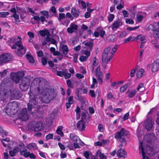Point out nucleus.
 Wrapping results in <instances>:
<instances>
[{
  "instance_id": "1",
  "label": "nucleus",
  "mask_w": 159,
  "mask_h": 159,
  "mask_svg": "<svg viewBox=\"0 0 159 159\" xmlns=\"http://www.w3.org/2000/svg\"><path fill=\"white\" fill-rule=\"evenodd\" d=\"M129 132L124 128H122L120 131L116 133L115 136V138L117 140H119L121 143L119 145L120 148L117 152V156L118 157L125 158L127 155L126 152L124 149H121L123 146H125L127 143L125 139L129 137Z\"/></svg>"
},
{
  "instance_id": "2",
  "label": "nucleus",
  "mask_w": 159,
  "mask_h": 159,
  "mask_svg": "<svg viewBox=\"0 0 159 159\" xmlns=\"http://www.w3.org/2000/svg\"><path fill=\"white\" fill-rule=\"evenodd\" d=\"M42 89L39 93L43 95L42 100L43 102L48 103L57 96L56 93L53 90L47 88Z\"/></svg>"
},
{
  "instance_id": "3",
  "label": "nucleus",
  "mask_w": 159,
  "mask_h": 159,
  "mask_svg": "<svg viewBox=\"0 0 159 159\" xmlns=\"http://www.w3.org/2000/svg\"><path fill=\"white\" fill-rule=\"evenodd\" d=\"M111 48L110 46L108 47L105 48L102 54V66L105 69H106L107 65L108 62L110 61L113 56L112 55H110V51Z\"/></svg>"
},
{
  "instance_id": "4",
  "label": "nucleus",
  "mask_w": 159,
  "mask_h": 159,
  "mask_svg": "<svg viewBox=\"0 0 159 159\" xmlns=\"http://www.w3.org/2000/svg\"><path fill=\"white\" fill-rule=\"evenodd\" d=\"M147 147L146 148V150H145V149L143 148V146L142 142L140 143L139 148V152L142 153L143 157V159H146V153L148 154H150V152L149 151H151L152 149L150 148L149 143H151V140L150 139L148 140H147Z\"/></svg>"
},
{
  "instance_id": "5",
  "label": "nucleus",
  "mask_w": 159,
  "mask_h": 159,
  "mask_svg": "<svg viewBox=\"0 0 159 159\" xmlns=\"http://www.w3.org/2000/svg\"><path fill=\"white\" fill-rule=\"evenodd\" d=\"M42 82L39 78H35L33 80L31 84L30 87V90H33L34 89H37L38 93H40L41 91L42 90V88L43 87H41L40 84H41Z\"/></svg>"
},
{
  "instance_id": "6",
  "label": "nucleus",
  "mask_w": 159,
  "mask_h": 159,
  "mask_svg": "<svg viewBox=\"0 0 159 159\" xmlns=\"http://www.w3.org/2000/svg\"><path fill=\"white\" fill-rule=\"evenodd\" d=\"M16 111L12 103H9L7 105L5 108L3 110V112L9 116H11L15 114Z\"/></svg>"
},
{
  "instance_id": "7",
  "label": "nucleus",
  "mask_w": 159,
  "mask_h": 159,
  "mask_svg": "<svg viewBox=\"0 0 159 159\" xmlns=\"http://www.w3.org/2000/svg\"><path fill=\"white\" fill-rule=\"evenodd\" d=\"M15 44L18 47L16 52L19 56H21L25 54L26 52V48L24 47L21 44V40L15 42Z\"/></svg>"
},
{
  "instance_id": "8",
  "label": "nucleus",
  "mask_w": 159,
  "mask_h": 159,
  "mask_svg": "<svg viewBox=\"0 0 159 159\" xmlns=\"http://www.w3.org/2000/svg\"><path fill=\"white\" fill-rule=\"evenodd\" d=\"M30 80L26 78H24L21 80V83L20 84V89L23 91H25L29 88L30 85Z\"/></svg>"
},
{
  "instance_id": "9",
  "label": "nucleus",
  "mask_w": 159,
  "mask_h": 159,
  "mask_svg": "<svg viewBox=\"0 0 159 159\" xmlns=\"http://www.w3.org/2000/svg\"><path fill=\"white\" fill-rule=\"evenodd\" d=\"M13 58V56L8 53L3 54L0 56V62L5 63L11 61Z\"/></svg>"
},
{
  "instance_id": "10",
  "label": "nucleus",
  "mask_w": 159,
  "mask_h": 159,
  "mask_svg": "<svg viewBox=\"0 0 159 159\" xmlns=\"http://www.w3.org/2000/svg\"><path fill=\"white\" fill-rule=\"evenodd\" d=\"M30 94L29 96L30 99L29 102L27 104V109L28 110L30 111H31L32 108H34V106L38 104V102L36 100V98L35 96H34V97H33V96L31 95L30 93Z\"/></svg>"
},
{
  "instance_id": "11",
  "label": "nucleus",
  "mask_w": 159,
  "mask_h": 159,
  "mask_svg": "<svg viewBox=\"0 0 159 159\" xmlns=\"http://www.w3.org/2000/svg\"><path fill=\"white\" fill-rule=\"evenodd\" d=\"M24 75V73L22 71L16 73H11V79L16 83L19 82L21 78Z\"/></svg>"
},
{
  "instance_id": "12",
  "label": "nucleus",
  "mask_w": 159,
  "mask_h": 159,
  "mask_svg": "<svg viewBox=\"0 0 159 159\" xmlns=\"http://www.w3.org/2000/svg\"><path fill=\"white\" fill-rule=\"evenodd\" d=\"M154 124V121L151 118L149 117L145 120L143 123L144 127L147 130H150Z\"/></svg>"
},
{
  "instance_id": "13",
  "label": "nucleus",
  "mask_w": 159,
  "mask_h": 159,
  "mask_svg": "<svg viewBox=\"0 0 159 159\" xmlns=\"http://www.w3.org/2000/svg\"><path fill=\"white\" fill-rule=\"evenodd\" d=\"M10 93L11 97L14 99H18L21 97V93L18 90L16 89L10 90Z\"/></svg>"
},
{
  "instance_id": "14",
  "label": "nucleus",
  "mask_w": 159,
  "mask_h": 159,
  "mask_svg": "<svg viewBox=\"0 0 159 159\" xmlns=\"http://www.w3.org/2000/svg\"><path fill=\"white\" fill-rule=\"evenodd\" d=\"M19 114V117L23 120H26L28 119L27 111L26 108H23Z\"/></svg>"
},
{
  "instance_id": "15",
  "label": "nucleus",
  "mask_w": 159,
  "mask_h": 159,
  "mask_svg": "<svg viewBox=\"0 0 159 159\" xmlns=\"http://www.w3.org/2000/svg\"><path fill=\"white\" fill-rule=\"evenodd\" d=\"M43 129V123L41 121H39L33 125L32 129L34 131L38 132L41 130Z\"/></svg>"
},
{
  "instance_id": "16",
  "label": "nucleus",
  "mask_w": 159,
  "mask_h": 159,
  "mask_svg": "<svg viewBox=\"0 0 159 159\" xmlns=\"http://www.w3.org/2000/svg\"><path fill=\"white\" fill-rule=\"evenodd\" d=\"M85 122L82 120L79 121L76 124L78 129L80 131H84L85 128Z\"/></svg>"
},
{
  "instance_id": "17",
  "label": "nucleus",
  "mask_w": 159,
  "mask_h": 159,
  "mask_svg": "<svg viewBox=\"0 0 159 159\" xmlns=\"http://www.w3.org/2000/svg\"><path fill=\"white\" fill-rule=\"evenodd\" d=\"M78 29L77 25L72 23L70 24V27L67 28V31L69 33L71 34L74 32L75 30H77Z\"/></svg>"
},
{
  "instance_id": "18",
  "label": "nucleus",
  "mask_w": 159,
  "mask_h": 159,
  "mask_svg": "<svg viewBox=\"0 0 159 159\" xmlns=\"http://www.w3.org/2000/svg\"><path fill=\"white\" fill-rule=\"evenodd\" d=\"M153 34L154 35L155 39L152 40L151 42L154 44L157 43L159 39V31L156 30H153Z\"/></svg>"
},
{
  "instance_id": "19",
  "label": "nucleus",
  "mask_w": 159,
  "mask_h": 159,
  "mask_svg": "<svg viewBox=\"0 0 159 159\" xmlns=\"http://www.w3.org/2000/svg\"><path fill=\"white\" fill-rule=\"evenodd\" d=\"M122 25V21L118 20L115 21L112 24V29L113 30H116Z\"/></svg>"
},
{
  "instance_id": "20",
  "label": "nucleus",
  "mask_w": 159,
  "mask_h": 159,
  "mask_svg": "<svg viewBox=\"0 0 159 159\" xmlns=\"http://www.w3.org/2000/svg\"><path fill=\"white\" fill-rule=\"evenodd\" d=\"M18 39H21V38L19 36H18V38H16V37H13L11 38H10L7 41V43L9 46H11L12 44L15 43L16 42V40Z\"/></svg>"
},
{
  "instance_id": "21",
  "label": "nucleus",
  "mask_w": 159,
  "mask_h": 159,
  "mask_svg": "<svg viewBox=\"0 0 159 159\" xmlns=\"http://www.w3.org/2000/svg\"><path fill=\"white\" fill-rule=\"evenodd\" d=\"M26 148L30 150H36L38 149V147L35 143H32L28 144L26 146Z\"/></svg>"
},
{
  "instance_id": "22",
  "label": "nucleus",
  "mask_w": 159,
  "mask_h": 159,
  "mask_svg": "<svg viewBox=\"0 0 159 159\" xmlns=\"http://www.w3.org/2000/svg\"><path fill=\"white\" fill-rule=\"evenodd\" d=\"M95 74L96 75L97 77V78L103 77V74L101 72V68L99 66H98L96 69Z\"/></svg>"
},
{
  "instance_id": "23",
  "label": "nucleus",
  "mask_w": 159,
  "mask_h": 159,
  "mask_svg": "<svg viewBox=\"0 0 159 159\" xmlns=\"http://www.w3.org/2000/svg\"><path fill=\"white\" fill-rule=\"evenodd\" d=\"M140 40L141 41V44L143 43H145L146 41L145 39V36L142 34H139L135 38V40Z\"/></svg>"
},
{
  "instance_id": "24",
  "label": "nucleus",
  "mask_w": 159,
  "mask_h": 159,
  "mask_svg": "<svg viewBox=\"0 0 159 159\" xmlns=\"http://www.w3.org/2000/svg\"><path fill=\"white\" fill-rule=\"evenodd\" d=\"M19 151V147H15L12 150L9 151V154L11 156L14 157L16 155V153Z\"/></svg>"
},
{
  "instance_id": "25",
  "label": "nucleus",
  "mask_w": 159,
  "mask_h": 159,
  "mask_svg": "<svg viewBox=\"0 0 159 159\" xmlns=\"http://www.w3.org/2000/svg\"><path fill=\"white\" fill-rule=\"evenodd\" d=\"M39 33L40 36L43 37H45L46 36H48L50 35V33L48 30H42L39 31Z\"/></svg>"
},
{
  "instance_id": "26",
  "label": "nucleus",
  "mask_w": 159,
  "mask_h": 159,
  "mask_svg": "<svg viewBox=\"0 0 159 159\" xmlns=\"http://www.w3.org/2000/svg\"><path fill=\"white\" fill-rule=\"evenodd\" d=\"M60 51L62 52L63 54L66 55L67 54L68 52V49L66 45H63L60 49Z\"/></svg>"
},
{
  "instance_id": "27",
  "label": "nucleus",
  "mask_w": 159,
  "mask_h": 159,
  "mask_svg": "<svg viewBox=\"0 0 159 159\" xmlns=\"http://www.w3.org/2000/svg\"><path fill=\"white\" fill-rule=\"evenodd\" d=\"M71 12L72 14L75 17L77 18L79 15L80 12L79 11L76 10L75 7L72 8Z\"/></svg>"
},
{
  "instance_id": "28",
  "label": "nucleus",
  "mask_w": 159,
  "mask_h": 159,
  "mask_svg": "<svg viewBox=\"0 0 159 159\" xmlns=\"http://www.w3.org/2000/svg\"><path fill=\"white\" fill-rule=\"evenodd\" d=\"M130 82L124 85L120 88V91L121 92H124L126 89L127 88L129 87L130 85Z\"/></svg>"
},
{
  "instance_id": "29",
  "label": "nucleus",
  "mask_w": 159,
  "mask_h": 159,
  "mask_svg": "<svg viewBox=\"0 0 159 159\" xmlns=\"http://www.w3.org/2000/svg\"><path fill=\"white\" fill-rule=\"evenodd\" d=\"M9 92L7 93L3 88H0V97L3 98L4 96H6L7 94H9Z\"/></svg>"
},
{
  "instance_id": "30",
  "label": "nucleus",
  "mask_w": 159,
  "mask_h": 159,
  "mask_svg": "<svg viewBox=\"0 0 159 159\" xmlns=\"http://www.w3.org/2000/svg\"><path fill=\"white\" fill-rule=\"evenodd\" d=\"M127 34L126 32L123 31L120 32L119 35L117 36L119 39H121L122 38H125L127 35Z\"/></svg>"
},
{
  "instance_id": "31",
  "label": "nucleus",
  "mask_w": 159,
  "mask_h": 159,
  "mask_svg": "<svg viewBox=\"0 0 159 159\" xmlns=\"http://www.w3.org/2000/svg\"><path fill=\"white\" fill-rule=\"evenodd\" d=\"M144 70L143 69H140L137 72L136 75L138 78H141L144 75Z\"/></svg>"
},
{
  "instance_id": "32",
  "label": "nucleus",
  "mask_w": 159,
  "mask_h": 159,
  "mask_svg": "<svg viewBox=\"0 0 159 159\" xmlns=\"http://www.w3.org/2000/svg\"><path fill=\"white\" fill-rule=\"evenodd\" d=\"M70 138L72 141L75 142H77L78 139H79V137L76 136L75 135L73 134H70Z\"/></svg>"
},
{
  "instance_id": "33",
  "label": "nucleus",
  "mask_w": 159,
  "mask_h": 159,
  "mask_svg": "<svg viewBox=\"0 0 159 159\" xmlns=\"http://www.w3.org/2000/svg\"><path fill=\"white\" fill-rule=\"evenodd\" d=\"M93 44V43L91 42H89L85 43V45L89 47L88 49L90 51H91L92 50Z\"/></svg>"
},
{
  "instance_id": "34",
  "label": "nucleus",
  "mask_w": 159,
  "mask_h": 159,
  "mask_svg": "<svg viewBox=\"0 0 159 159\" xmlns=\"http://www.w3.org/2000/svg\"><path fill=\"white\" fill-rule=\"evenodd\" d=\"M116 36L114 34H111L107 37V40L109 42H112L115 40Z\"/></svg>"
},
{
  "instance_id": "35",
  "label": "nucleus",
  "mask_w": 159,
  "mask_h": 159,
  "mask_svg": "<svg viewBox=\"0 0 159 159\" xmlns=\"http://www.w3.org/2000/svg\"><path fill=\"white\" fill-rule=\"evenodd\" d=\"M135 40V38L134 37H132V36H130L129 38L125 39L124 40V42L125 43H127L129 42V41H133Z\"/></svg>"
},
{
  "instance_id": "36",
  "label": "nucleus",
  "mask_w": 159,
  "mask_h": 159,
  "mask_svg": "<svg viewBox=\"0 0 159 159\" xmlns=\"http://www.w3.org/2000/svg\"><path fill=\"white\" fill-rule=\"evenodd\" d=\"M119 46L118 44H116L112 49V51L110 52V54L112 55H113L116 52V50L118 48Z\"/></svg>"
},
{
  "instance_id": "37",
  "label": "nucleus",
  "mask_w": 159,
  "mask_h": 159,
  "mask_svg": "<svg viewBox=\"0 0 159 159\" xmlns=\"http://www.w3.org/2000/svg\"><path fill=\"white\" fill-rule=\"evenodd\" d=\"M26 57L27 58L30 63H33L34 62V61L32 56L30 55L27 54L26 55Z\"/></svg>"
},
{
  "instance_id": "38",
  "label": "nucleus",
  "mask_w": 159,
  "mask_h": 159,
  "mask_svg": "<svg viewBox=\"0 0 159 159\" xmlns=\"http://www.w3.org/2000/svg\"><path fill=\"white\" fill-rule=\"evenodd\" d=\"M76 99L82 102L84 101V98L81 95V94L76 95L75 97Z\"/></svg>"
},
{
  "instance_id": "39",
  "label": "nucleus",
  "mask_w": 159,
  "mask_h": 159,
  "mask_svg": "<svg viewBox=\"0 0 159 159\" xmlns=\"http://www.w3.org/2000/svg\"><path fill=\"white\" fill-rule=\"evenodd\" d=\"M137 89L140 92L143 91L144 89V84H139L137 88Z\"/></svg>"
},
{
  "instance_id": "40",
  "label": "nucleus",
  "mask_w": 159,
  "mask_h": 159,
  "mask_svg": "<svg viewBox=\"0 0 159 159\" xmlns=\"http://www.w3.org/2000/svg\"><path fill=\"white\" fill-rule=\"evenodd\" d=\"M88 114V113L86 111H84V112H82L81 120L85 119L87 116V115Z\"/></svg>"
},
{
  "instance_id": "41",
  "label": "nucleus",
  "mask_w": 159,
  "mask_h": 159,
  "mask_svg": "<svg viewBox=\"0 0 159 159\" xmlns=\"http://www.w3.org/2000/svg\"><path fill=\"white\" fill-rule=\"evenodd\" d=\"M9 13L8 12H0V15L1 17L3 18H5L6 17V16L9 15Z\"/></svg>"
},
{
  "instance_id": "42",
  "label": "nucleus",
  "mask_w": 159,
  "mask_h": 159,
  "mask_svg": "<svg viewBox=\"0 0 159 159\" xmlns=\"http://www.w3.org/2000/svg\"><path fill=\"white\" fill-rule=\"evenodd\" d=\"M108 20L109 22H111L113 21L114 18V15L113 14H109L107 17Z\"/></svg>"
},
{
  "instance_id": "43",
  "label": "nucleus",
  "mask_w": 159,
  "mask_h": 159,
  "mask_svg": "<svg viewBox=\"0 0 159 159\" xmlns=\"http://www.w3.org/2000/svg\"><path fill=\"white\" fill-rule=\"evenodd\" d=\"M66 17L65 15L63 13H60L59 14V17H58V19L59 20L65 18Z\"/></svg>"
},
{
  "instance_id": "44",
  "label": "nucleus",
  "mask_w": 159,
  "mask_h": 159,
  "mask_svg": "<svg viewBox=\"0 0 159 159\" xmlns=\"http://www.w3.org/2000/svg\"><path fill=\"white\" fill-rule=\"evenodd\" d=\"M136 92L135 91V90H133L131 92L129 93V94L128 96L129 98H133L134 97L135 95V94Z\"/></svg>"
},
{
  "instance_id": "45",
  "label": "nucleus",
  "mask_w": 159,
  "mask_h": 159,
  "mask_svg": "<svg viewBox=\"0 0 159 159\" xmlns=\"http://www.w3.org/2000/svg\"><path fill=\"white\" fill-rule=\"evenodd\" d=\"M65 73V71H57V75L61 77H62L64 75Z\"/></svg>"
},
{
  "instance_id": "46",
  "label": "nucleus",
  "mask_w": 159,
  "mask_h": 159,
  "mask_svg": "<svg viewBox=\"0 0 159 159\" xmlns=\"http://www.w3.org/2000/svg\"><path fill=\"white\" fill-rule=\"evenodd\" d=\"M78 2L81 5V6L83 7V8H85L86 7V3L85 2L79 0Z\"/></svg>"
},
{
  "instance_id": "47",
  "label": "nucleus",
  "mask_w": 159,
  "mask_h": 159,
  "mask_svg": "<svg viewBox=\"0 0 159 159\" xmlns=\"http://www.w3.org/2000/svg\"><path fill=\"white\" fill-rule=\"evenodd\" d=\"M98 63V61L96 57H94L93 61V65L94 66H97Z\"/></svg>"
},
{
  "instance_id": "48",
  "label": "nucleus",
  "mask_w": 159,
  "mask_h": 159,
  "mask_svg": "<svg viewBox=\"0 0 159 159\" xmlns=\"http://www.w3.org/2000/svg\"><path fill=\"white\" fill-rule=\"evenodd\" d=\"M41 13L43 15L46 16L47 18H48V12L46 11H43L41 12Z\"/></svg>"
},
{
  "instance_id": "49",
  "label": "nucleus",
  "mask_w": 159,
  "mask_h": 159,
  "mask_svg": "<svg viewBox=\"0 0 159 159\" xmlns=\"http://www.w3.org/2000/svg\"><path fill=\"white\" fill-rule=\"evenodd\" d=\"M88 57H86L84 56H81L80 58V61L82 62L86 61L88 59Z\"/></svg>"
},
{
  "instance_id": "50",
  "label": "nucleus",
  "mask_w": 159,
  "mask_h": 159,
  "mask_svg": "<svg viewBox=\"0 0 159 159\" xmlns=\"http://www.w3.org/2000/svg\"><path fill=\"white\" fill-rule=\"evenodd\" d=\"M18 147L19 148V151H20L22 149H24L25 148L24 144L22 143H20Z\"/></svg>"
},
{
  "instance_id": "51",
  "label": "nucleus",
  "mask_w": 159,
  "mask_h": 159,
  "mask_svg": "<svg viewBox=\"0 0 159 159\" xmlns=\"http://www.w3.org/2000/svg\"><path fill=\"white\" fill-rule=\"evenodd\" d=\"M143 18V16L142 15H137V18L139 22H140Z\"/></svg>"
},
{
  "instance_id": "52",
  "label": "nucleus",
  "mask_w": 159,
  "mask_h": 159,
  "mask_svg": "<svg viewBox=\"0 0 159 159\" xmlns=\"http://www.w3.org/2000/svg\"><path fill=\"white\" fill-rule=\"evenodd\" d=\"M66 83L68 86L69 87H71V88H73V87L72 86V82L70 80H66Z\"/></svg>"
},
{
  "instance_id": "53",
  "label": "nucleus",
  "mask_w": 159,
  "mask_h": 159,
  "mask_svg": "<svg viewBox=\"0 0 159 159\" xmlns=\"http://www.w3.org/2000/svg\"><path fill=\"white\" fill-rule=\"evenodd\" d=\"M126 22L129 24H133L134 23V21L131 19H127L126 20Z\"/></svg>"
},
{
  "instance_id": "54",
  "label": "nucleus",
  "mask_w": 159,
  "mask_h": 159,
  "mask_svg": "<svg viewBox=\"0 0 159 159\" xmlns=\"http://www.w3.org/2000/svg\"><path fill=\"white\" fill-rule=\"evenodd\" d=\"M66 16L67 18H70L71 20H73L74 19L73 16L69 12H68L66 14Z\"/></svg>"
},
{
  "instance_id": "55",
  "label": "nucleus",
  "mask_w": 159,
  "mask_h": 159,
  "mask_svg": "<svg viewBox=\"0 0 159 159\" xmlns=\"http://www.w3.org/2000/svg\"><path fill=\"white\" fill-rule=\"evenodd\" d=\"M82 89L80 88H77L76 89V95L81 94Z\"/></svg>"
},
{
  "instance_id": "56",
  "label": "nucleus",
  "mask_w": 159,
  "mask_h": 159,
  "mask_svg": "<svg viewBox=\"0 0 159 159\" xmlns=\"http://www.w3.org/2000/svg\"><path fill=\"white\" fill-rule=\"evenodd\" d=\"M139 26H135L134 27H128L126 28V29L130 31H132L136 30L139 28Z\"/></svg>"
},
{
  "instance_id": "57",
  "label": "nucleus",
  "mask_w": 159,
  "mask_h": 159,
  "mask_svg": "<svg viewBox=\"0 0 159 159\" xmlns=\"http://www.w3.org/2000/svg\"><path fill=\"white\" fill-rule=\"evenodd\" d=\"M53 134H49L46 136V139L47 140H49L53 139Z\"/></svg>"
},
{
  "instance_id": "58",
  "label": "nucleus",
  "mask_w": 159,
  "mask_h": 159,
  "mask_svg": "<svg viewBox=\"0 0 159 159\" xmlns=\"http://www.w3.org/2000/svg\"><path fill=\"white\" fill-rule=\"evenodd\" d=\"M73 97L72 96L70 97L68 100V102L70 103V104H73Z\"/></svg>"
},
{
  "instance_id": "59",
  "label": "nucleus",
  "mask_w": 159,
  "mask_h": 159,
  "mask_svg": "<svg viewBox=\"0 0 159 159\" xmlns=\"http://www.w3.org/2000/svg\"><path fill=\"white\" fill-rule=\"evenodd\" d=\"M84 156L87 159H89V152L88 151H85L84 153Z\"/></svg>"
},
{
  "instance_id": "60",
  "label": "nucleus",
  "mask_w": 159,
  "mask_h": 159,
  "mask_svg": "<svg viewBox=\"0 0 159 159\" xmlns=\"http://www.w3.org/2000/svg\"><path fill=\"white\" fill-rule=\"evenodd\" d=\"M90 51L88 50H84L83 52V53L86 55V57H88L90 55Z\"/></svg>"
},
{
  "instance_id": "61",
  "label": "nucleus",
  "mask_w": 159,
  "mask_h": 159,
  "mask_svg": "<svg viewBox=\"0 0 159 159\" xmlns=\"http://www.w3.org/2000/svg\"><path fill=\"white\" fill-rule=\"evenodd\" d=\"M60 156L61 158H65L66 157V154L64 152H62L61 153Z\"/></svg>"
},
{
  "instance_id": "62",
  "label": "nucleus",
  "mask_w": 159,
  "mask_h": 159,
  "mask_svg": "<svg viewBox=\"0 0 159 159\" xmlns=\"http://www.w3.org/2000/svg\"><path fill=\"white\" fill-rule=\"evenodd\" d=\"M89 94L92 97H94L95 96L94 91L93 90H90L89 92Z\"/></svg>"
},
{
  "instance_id": "63",
  "label": "nucleus",
  "mask_w": 159,
  "mask_h": 159,
  "mask_svg": "<svg viewBox=\"0 0 159 159\" xmlns=\"http://www.w3.org/2000/svg\"><path fill=\"white\" fill-rule=\"evenodd\" d=\"M27 34L29 36L30 38H34V35L33 33L29 31L28 32Z\"/></svg>"
},
{
  "instance_id": "64",
  "label": "nucleus",
  "mask_w": 159,
  "mask_h": 159,
  "mask_svg": "<svg viewBox=\"0 0 159 159\" xmlns=\"http://www.w3.org/2000/svg\"><path fill=\"white\" fill-rule=\"evenodd\" d=\"M37 56L39 57H42L43 55V52L41 50L37 52Z\"/></svg>"
}]
</instances>
